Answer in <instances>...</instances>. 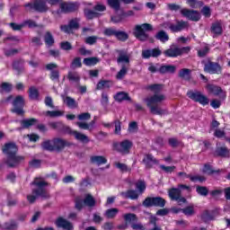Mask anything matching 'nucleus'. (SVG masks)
Instances as JSON below:
<instances>
[{"label":"nucleus","mask_w":230,"mask_h":230,"mask_svg":"<svg viewBox=\"0 0 230 230\" xmlns=\"http://www.w3.org/2000/svg\"><path fill=\"white\" fill-rule=\"evenodd\" d=\"M49 79L52 82H60V71L52 70L49 74Z\"/></svg>","instance_id":"4d7b16f0"},{"label":"nucleus","mask_w":230,"mask_h":230,"mask_svg":"<svg viewBox=\"0 0 230 230\" xmlns=\"http://www.w3.org/2000/svg\"><path fill=\"white\" fill-rule=\"evenodd\" d=\"M18 199L12 196V193H7V206L8 208H13V206H17Z\"/></svg>","instance_id":"5fc2aeb1"},{"label":"nucleus","mask_w":230,"mask_h":230,"mask_svg":"<svg viewBox=\"0 0 230 230\" xmlns=\"http://www.w3.org/2000/svg\"><path fill=\"white\" fill-rule=\"evenodd\" d=\"M147 69L150 73H153V74L158 72L160 75H174L175 71H177V66H175V65L163 64L157 69V67H155V66L151 64Z\"/></svg>","instance_id":"ddd939ff"},{"label":"nucleus","mask_w":230,"mask_h":230,"mask_svg":"<svg viewBox=\"0 0 230 230\" xmlns=\"http://www.w3.org/2000/svg\"><path fill=\"white\" fill-rule=\"evenodd\" d=\"M67 80H69V82H75V84H80V75H78L76 73L68 72Z\"/></svg>","instance_id":"bf43d9fd"},{"label":"nucleus","mask_w":230,"mask_h":230,"mask_svg":"<svg viewBox=\"0 0 230 230\" xmlns=\"http://www.w3.org/2000/svg\"><path fill=\"white\" fill-rule=\"evenodd\" d=\"M123 199H130V200H137L139 199V194L135 190H128L120 193Z\"/></svg>","instance_id":"473e14b6"},{"label":"nucleus","mask_w":230,"mask_h":230,"mask_svg":"<svg viewBox=\"0 0 230 230\" xmlns=\"http://www.w3.org/2000/svg\"><path fill=\"white\" fill-rule=\"evenodd\" d=\"M146 89H149V91H153V93H155L154 95L147 97L145 100L151 114H154L155 116H163V114H168L166 110H163L161 107H159V105H157V103H161L165 100L164 94H159V93H161V89H163V84H150L146 87Z\"/></svg>","instance_id":"f257e3e1"},{"label":"nucleus","mask_w":230,"mask_h":230,"mask_svg":"<svg viewBox=\"0 0 230 230\" xmlns=\"http://www.w3.org/2000/svg\"><path fill=\"white\" fill-rule=\"evenodd\" d=\"M70 67L72 69H76L82 67V58L76 57L73 59Z\"/></svg>","instance_id":"6e6d98bb"},{"label":"nucleus","mask_w":230,"mask_h":230,"mask_svg":"<svg viewBox=\"0 0 230 230\" xmlns=\"http://www.w3.org/2000/svg\"><path fill=\"white\" fill-rule=\"evenodd\" d=\"M230 150L227 146H217L214 151V157H229Z\"/></svg>","instance_id":"bb28decb"},{"label":"nucleus","mask_w":230,"mask_h":230,"mask_svg":"<svg viewBox=\"0 0 230 230\" xmlns=\"http://www.w3.org/2000/svg\"><path fill=\"white\" fill-rule=\"evenodd\" d=\"M190 28V22L183 20H176V23H171L169 25V30L172 33H179L183 31V30H188Z\"/></svg>","instance_id":"6ab92c4d"},{"label":"nucleus","mask_w":230,"mask_h":230,"mask_svg":"<svg viewBox=\"0 0 230 230\" xmlns=\"http://www.w3.org/2000/svg\"><path fill=\"white\" fill-rule=\"evenodd\" d=\"M49 126L53 128V130H58L60 134H68V136H74L77 141L81 143H89V137L84 135L76 130H72L69 126L65 125L62 121L50 122Z\"/></svg>","instance_id":"39448f33"},{"label":"nucleus","mask_w":230,"mask_h":230,"mask_svg":"<svg viewBox=\"0 0 230 230\" xmlns=\"http://www.w3.org/2000/svg\"><path fill=\"white\" fill-rule=\"evenodd\" d=\"M142 163L143 164H145L146 170H152V168H154V164H159V160H157V158H155L154 155L152 154H146L144 155Z\"/></svg>","instance_id":"5701e85b"},{"label":"nucleus","mask_w":230,"mask_h":230,"mask_svg":"<svg viewBox=\"0 0 230 230\" xmlns=\"http://www.w3.org/2000/svg\"><path fill=\"white\" fill-rule=\"evenodd\" d=\"M191 51V48L190 47H183V48H179L175 47L173 49H168L163 52V55L166 58H177V57H181V55H188Z\"/></svg>","instance_id":"f8f14e48"},{"label":"nucleus","mask_w":230,"mask_h":230,"mask_svg":"<svg viewBox=\"0 0 230 230\" xmlns=\"http://www.w3.org/2000/svg\"><path fill=\"white\" fill-rule=\"evenodd\" d=\"M210 31L214 33V35H222V33H224L222 23L220 22H213L210 27Z\"/></svg>","instance_id":"72a5a7b5"},{"label":"nucleus","mask_w":230,"mask_h":230,"mask_svg":"<svg viewBox=\"0 0 230 230\" xmlns=\"http://www.w3.org/2000/svg\"><path fill=\"white\" fill-rule=\"evenodd\" d=\"M99 62H100V58L96 57L85 58L83 60V64H84V66H87L89 67H91V66H96V64H98Z\"/></svg>","instance_id":"37998d69"},{"label":"nucleus","mask_w":230,"mask_h":230,"mask_svg":"<svg viewBox=\"0 0 230 230\" xmlns=\"http://www.w3.org/2000/svg\"><path fill=\"white\" fill-rule=\"evenodd\" d=\"M64 102L68 109H76L78 107V102H76V100H75L73 97L66 96L64 99Z\"/></svg>","instance_id":"a19ab883"},{"label":"nucleus","mask_w":230,"mask_h":230,"mask_svg":"<svg viewBox=\"0 0 230 230\" xmlns=\"http://www.w3.org/2000/svg\"><path fill=\"white\" fill-rule=\"evenodd\" d=\"M115 102H119V103H121V102H130V96L128 93L125 92H119L114 95Z\"/></svg>","instance_id":"f704fd0d"},{"label":"nucleus","mask_w":230,"mask_h":230,"mask_svg":"<svg viewBox=\"0 0 230 230\" xmlns=\"http://www.w3.org/2000/svg\"><path fill=\"white\" fill-rule=\"evenodd\" d=\"M115 39L119 40V42H127V40L128 39V33H127L125 31H117Z\"/></svg>","instance_id":"a18cd8bd"},{"label":"nucleus","mask_w":230,"mask_h":230,"mask_svg":"<svg viewBox=\"0 0 230 230\" xmlns=\"http://www.w3.org/2000/svg\"><path fill=\"white\" fill-rule=\"evenodd\" d=\"M155 38L156 40H160V42H168L170 40V36L164 31H159L155 35Z\"/></svg>","instance_id":"58836bf2"},{"label":"nucleus","mask_w":230,"mask_h":230,"mask_svg":"<svg viewBox=\"0 0 230 230\" xmlns=\"http://www.w3.org/2000/svg\"><path fill=\"white\" fill-rule=\"evenodd\" d=\"M220 172H222V170H220V169L214 170L213 166H211V164H205L203 166V170H202V172L206 173L207 175H213L215 173H220Z\"/></svg>","instance_id":"4c0bfd02"},{"label":"nucleus","mask_w":230,"mask_h":230,"mask_svg":"<svg viewBox=\"0 0 230 230\" xmlns=\"http://www.w3.org/2000/svg\"><path fill=\"white\" fill-rule=\"evenodd\" d=\"M28 94L29 100L32 102H39L40 100V92H39L37 86H31L28 90Z\"/></svg>","instance_id":"cd10ccee"},{"label":"nucleus","mask_w":230,"mask_h":230,"mask_svg":"<svg viewBox=\"0 0 230 230\" xmlns=\"http://www.w3.org/2000/svg\"><path fill=\"white\" fill-rule=\"evenodd\" d=\"M9 26L13 30V31H21V30H22V28H24L23 22L20 24L15 23V22H10Z\"/></svg>","instance_id":"69168bd1"},{"label":"nucleus","mask_w":230,"mask_h":230,"mask_svg":"<svg viewBox=\"0 0 230 230\" xmlns=\"http://www.w3.org/2000/svg\"><path fill=\"white\" fill-rule=\"evenodd\" d=\"M154 30V26L150 23H142V24H137L135 26V31H134V36L136 39L140 40V42H146L148 40V33L146 31H152Z\"/></svg>","instance_id":"6e6552de"},{"label":"nucleus","mask_w":230,"mask_h":230,"mask_svg":"<svg viewBox=\"0 0 230 230\" xmlns=\"http://www.w3.org/2000/svg\"><path fill=\"white\" fill-rule=\"evenodd\" d=\"M121 3L124 4H134L136 0H107V4L114 10V12H119L121 10Z\"/></svg>","instance_id":"aec40b11"},{"label":"nucleus","mask_w":230,"mask_h":230,"mask_svg":"<svg viewBox=\"0 0 230 230\" xmlns=\"http://www.w3.org/2000/svg\"><path fill=\"white\" fill-rule=\"evenodd\" d=\"M163 55V51L159 48L148 49L142 50V58H158Z\"/></svg>","instance_id":"4be33fe9"},{"label":"nucleus","mask_w":230,"mask_h":230,"mask_svg":"<svg viewBox=\"0 0 230 230\" xmlns=\"http://www.w3.org/2000/svg\"><path fill=\"white\" fill-rule=\"evenodd\" d=\"M24 105L26 102L22 95H17L13 101V109L11 112L17 114V116H24Z\"/></svg>","instance_id":"4468645a"},{"label":"nucleus","mask_w":230,"mask_h":230,"mask_svg":"<svg viewBox=\"0 0 230 230\" xmlns=\"http://www.w3.org/2000/svg\"><path fill=\"white\" fill-rule=\"evenodd\" d=\"M117 33H118V30L114 29L112 27L106 28L103 31V35L105 37H116Z\"/></svg>","instance_id":"603ef678"},{"label":"nucleus","mask_w":230,"mask_h":230,"mask_svg":"<svg viewBox=\"0 0 230 230\" xmlns=\"http://www.w3.org/2000/svg\"><path fill=\"white\" fill-rule=\"evenodd\" d=\"M23 28H26V26H28V28L31 29V28H39V24H37V22L33 20H26L23 21Z\"/></svg>","instance_id":"0e129e2a"},{"label":"nucleus","mask_w":230,"mask_h":230,"mask_svg":"<svg viewBox=\"0 0 230 230\" xmlns=\"http://www.w3.org/2000/svg\"><path fill=\"white\" fill-rule=\"evenodd\" d=\"M91 164H97V166H102V164H107V158L103 155H93L90 157Z\"/></svg>","instance_id":"2f4dec72"},{"label":"nucleus","mask_w":230,"mask_h":230,"mask_svg":"<svg viewBox=\"0 0 230 230\" xmlns=\"http://www.w3.org/2000/svg\"><path fill=\"white\" fill-rule=\"evenodd\" d=\"M55 225L58 227V229H66V230H73V224L69 221H67L66 218L59 217L56 219Z\"/></svg>","instance_id":"393cba45"},{"label":"nucleus","mask_w":230,"mask_h":230,"mask_svg":"<svg viewBox=\"0 0 230 230\" xmlns=\"http://www.w3.org/2000/svg\"><path fill=\"white\" fill-rule=\"evenodd\" d=\"M206 89L208 93V94H213L214 96H219V100H226L227 98V93L222 89V87L213 84H208L206 85Z\"/></svg>","instance_id":"dca6fc26"},{"label":"nucleus","mask_w":230,"mask_h":230,"mask_svg":"<svg viewBox=\"0 0 230 230\" xmlns=\"http://www.w3.org/2000/svg\"><path fill=\"white\" fill-rule=\"evenodd\" d=\"M196 192L198 195H200V197H208V195H209V189L206 186L198 185L196 187Z\"/></svg>","instance_id":"49530a36"},{"label":"nucleus","mask_w":230,"mask_h":230,"mask_svg":"<svg viewBox=\"0 0 230 230\" xmlns=\"http://www.w3.org/2000/svg\"><path fill=\"white\" fill-rule=\"evenodd\" d=\"M45 116L48 118H60V116H64V111H47L45 112Z\"/></svg>","instance_id":"09e8293b"},{"label":"nucleus","mask_w":230,"mask_h":230,"mask_svg":"<svg viewBox=\"0 0 230 230\" xmlns=\"http://www.w3.org/2000/svg\"><path fill=\"white\" fill-rule=\"evenodd\" d=\"M124 20L125 16L123 15L122 11L119 14L111 16V21L113 22V24H119V22H123Z\"/></svg>","instance_id":"de8ad7c7"},{"label":"nucleus","mask_w":230,"mask_h":230,"mask_svg":"<svg viewBox=\"0 0 230 230\" xmlns=\"http://www.w3.org/2000/svg\"><path fill=\"white\" fill-rule=\"evenodd\" d=\"M118 213H119V209L114 208H110L107 209L105 212V217H107L108 218H114Z\"/></svg>","instance_id":"13d9d810"},{"label":"nucleus","mask_w":230,"mask_h":230,"mask_svg":"<svg viewBox=\"0 0 230 230\" xmlns=\"http://www.w3.org/2000/svg\"><path fill=\"white\" fill-rule=\"evenodd\" d=\"M115 166L122 172H132V168L128 167L127 164H121L118 162V163H115Z\"/></svg>","instance_id":"864d4df0"},{"label":"nucleus","mask_w":230,"mask_h":230,"mask_svg":"<svg viewBox=\"0 0 230 230\" xmlns=\"http://www.w3.org/2000/svg\"><path fill=\"white\" fill-rule=\"evenodd\" d=\"M124 220L129 224L130 222H137V216L136 214L128 213L124 215Z\"/></svg>","instance_id":"680f3d73"},{"label":"nucleus","mask_w":230,"mask_h":230,"mask_svg":"<svg viewBox=\"0 0 230 230\" xmlns=\"http://www.w3.org/2000/svg\"><path fill=\"white\" fill-rule=\"evenodd\" d=\"M201 64L203 65L204 73H208V75H222L224 68L220 63L208 59L207 61H202Z\"/></svg>","instance_id":"1a4fd4ad"},{"label":"nucleus","mask_w":230,"mask_h":230,"mask_svg":"<svg viewBox=\"0 0 230 230\" xmlns=\"http://www.w3.org/2000/svg\"><path fill=\"white\" fill-rule=\"evenodd\" d=\"M183 215H186L187 217H191V215H195V208L193 206H188L181 209Z\"/></svg>","instance_id":"e2e57ef3"},{"label":"nucleus","mask_w":230,"mask_h":230,"mask_svg":"<svg viewBox=\"0 0 230 230\" xmlns=\"http://www.w3.org/2000/svg\"><path fill=\"white\" fill-rule=\"evenodd\" d=\"M187 96L190 98V100H192V102H195V103H199L203 107H206V105H209V98L202 93V92L198 90H190L187 92Z\"/></svg>","instance_id":"9d476101"},{"label":"nucleus","mask_w":230,"mask_h":230,"mask_svg":"<svg viewBox=\"0 0 230 230\" xmlns=\"http://www.w3.org/2000/svg\"><path fill=\"white\" fill-rule=\"evenodd\" d=\"M215 217H217V211L215 210H205L201 214V220L208 224V222H211V220H215Z\"/></svg>","instance_id":"c85d7f7f"},{"label":"nucleus","mask_w":230,"mask_h":230,"mask_svg":"<svg viewBox=\"0 0 230 230\" xmlns=\"http://www.w3.org/2000/svg\"><path fill=\"white\" fill-rule=\"evenodd\" d=\"M115 52L118 54L117 64L120 66V70L117 73V80H123L130 69V55L127 49H116Z\"/></svg>","instance_id":"7ed1b4c3"},{"label":"nucleus","mask_w":230,"mask_h":230,"mask_svg":"<svg viewBox=\"0 0 230 230\" xmlns=\"http://www.w3.org/2000/svg\"><path fill=\"white\" fill-rule=\"evenodd\" d=\"M180 13L182 17H186L189 21H192V22H199V21H200V13H199V11L183 8L181 9Z\"/></svg>","instance_id":"a211bd4d"},{"label":"nucleus","mask_w":230,"mask_h":230,"mask_svg":"<svg viewBox=\"0 0 230 230\" xmlns=\"http://www.w3.org/2000/svg\"><path fill=\"white\" fill-rule=\"evenodd\" d=\"M84 15L86 21H93V19H98L99 17H101L102 13L93 11L90 8H84Z\"/></svg>","instance_id":"c756f323"},{"label":"nucleus","mask_w":230,"mask_h":230,"mask_svg":"<svg viewBox=\"0 0 230 230\" xmlns=\"http://www.w3.org/2000/svg\"><path fill=\"white\" fill-rule=\"evenodd\" d=\"M39 123V119L35 118H30V119H23L20 120V128H17L16 130L21 131V130H26L31 127H35Z\"/></svg>","instance_id":"b1692460"},{"label":"nucleus","mask_w":230,"mask_h":230,"mask_svg":"<svg viewBox=\"0 0 230 230\" xmlns=\"http://www.w3.org/2000/svg\"><path fill=\"white\" fill-rule=\"evenodd\" d=\"M4 228L6 230H17L19 228V223L14 219H11L4 224Z\"/></svg>","instance_id":"79ce46f5"},{"label":"nucleus","mask_w":230,"mask_h":230,"mask_svg":"<svg viewBox=\"0 0 230 230\" xmlns=\"http://www.w3.org/2000/svg\"><path fill=\"white\" fill-rule=\"evenodd\" d=\"M3 154L6 155L5 164L8 168H17L21 165V163H24L26 157L22 155H17L19 147L17 144L13 142L5 143L2 148Z\"/></svg>","instance_id":"f03ea898"},{"label":"nucleus","mask_w":230,"mask_h":230,"mask_svg":"<svg viewBox=\"0 0 230 230\" xmlns=\"http://www.w3.org/2000/svg\"><path fill=\"white\" fill-rule=\"evenodd\" d=\"M111 84H112V82L110 80H101L96 85V90L102 91V89H111Z\"/></svg>","instance_id":"c03bdc74"},{"label":"nucleus","mask_w":230,"mask_h":230,"mask_svg":"<svg viewBox=\"0 0 230 230\" xmlns=\"http://www.w3.org/2000/svg\"><path fill=\"white\" fill-rule=\"evenodd\" d=\"M179 78L184 80L185 82L191 81V69L190 68H181L178 73Z\"/></svg>","instance_id":"7c9ffc66"},{"label":"nucleus","mask_w":230,"mask_h":230,"mask_svg":"<svg viewBox=\"0 0 230 230\" xmlns=\"http://www.w3.org/2000/svg\"><path fill=\"white\" fill-rule=\"evenodd\" d=\"M28 12H36L37 13H48L49 12V6L46 0H33L31 3H27L24 5Z\"/></svg>","instance_id":"0eeeda50"},{"label":"nucleus","mask_w":230,"mask_h":230,"mask_svg":"<svg viewBox=\"0 0 230 230\" xmlns=\"http://www.w3.org/2000/svg\"><path fill=\"white\" fill-rule=\"evenodd\" d=\"M209 53V47L205 46L202 49L198 50V57L199 58H204Z\"/></svg>","instance_id":"774afa93"},{"label":"nucleus","mask_w":230,"mask_h":230,"mask_svg":"<svg viewBox=\"0 0 230 230\" xmlns=\"http://www.w3.org/2000/svg\"><path fill=\"white\" fill-rule=\"evenodd\" d=\"M171 200H177L182 195V190L179 188H172L168 191Z\"/></svg>","instance_id":"e433bc0d"},{"label":"nucleus","mask_w":230,"mask_h":230,"mask_svg":"<svg viewBox=\"0 0 230 230\" xmlns=\"http://www.w3.org/2000/svg\"><path fill=\"white\" fill-rule=\"evenodd\" d=\"M133 144L132 141L126 139L122 142H114L112 144V148L116 152H119V154H130V148H132Z\"/></svg>","instance_id":"2eb2a0df"},{"label":"nucleus","mask_w":230,"mask_h":230,"mask_svg":"<svg viewBox=\"0 0 230 230\" xmlns=\"http://www.w3.org/2000/svg\"><path fill=\"white\" fill-rule=\"evenodd\" d=\"M84 206H88V208H94L96 206V199L91 194H86L84 199Z\"/></svg>","instance_id":"ea45409f"},{"label":"nucleus","mask_w":230,"mask_h":230,"mask_svg":"<svg viewBox=\"0 0 230 230\" xmlns=\"http://www.w3.org/2000/svg\"><path fill=\"white\" fill-rule=\"evenodd\" d=\"M187 4H189L190 8H201V6H204V2L198 0H187Z\"/></svg>","instance_id":"3c124183"},{"label":"nucleus","mask_w":230,"mask_h":230,"mask_svg":"<svg viewBox=\"0 0 230 230\" xmlns=\"http://www.w3.org/2000/svg\"><path fill=\"white\" fill-rule=\"evenodd\" d=\"M24 58H18L13 61V69L17 72V75H22L24 73Z\"/></svg>","instance_id":"a878e982"},{"label":"nucleus","mask_w":230,"mask_h":230,"mask_svg":"<svg viewBox=\"0 0 230 230\" xmlns=\"http://www.w3.org/2000/svg\"><path fill=\"white\" fill-rule=\"evenodd\" d=\"M73 146V143L61 138V137H54L52 140H45L41 143L42 150H46L47 152H57L59 154L64 150V148Z\"/></svg>","instance_id":"423d86ee"},{"label":"nucleus","mask_w":230,"mask_h":230,"mask_svg":"<svg viewBox=\"0 0 230 230\" xmlns=\"http://www.w3.org/2000/svg\"><path fill=\"white\" fill-rule=\"evenodd\" d=\"M59 8L63 13H75V12H78L80 4L78 2H61Z\"/></svg>","instance_id":"f3484780"},{"label":"nucleus","mask_w":230,"mask_h":230,"mask_svg":"<svg viewBox=\"0 0 230 230\" xmlns=\"http://www.w3.org/2000/svg\"><path fill=\"white\" fill-rule=\"evenodd\" d=\"M137 190L139 191V193H145L146 190V182L143 180H139L136 184H135Z\"/></svg>","instance_id":"8fccbe9b"},{"label":"nucleus","mask_w":230,"mask_h":230,"mask_svg":"<svg viewBox=\"0 0 230 230\" xmlns=\"http://www.w3.org/2000/svg\"><path fill=\"white\" fill-rule=\"evenodd\" d=\"M144 208H164L166 206V199L163 197H146L142 202Z\"/></svg>","instance_id":"9b49d317"},{"label":"nucleus","mask_w":230,"mask_h":230,"mask_svg":"<svg viewBox=\"0 0 230 230\" xmlns=\"http://www.w3.org/2000/svg\"><path fill=\"white\" fill-rule=\"evenodd\" d=\"M59 48L60 49H63V51H71V49H73V45L69 41H61Z\"/></svg>","instance_id":"052dcab7"},{"label":"nucleus","mask_w":230,"mask_h":230,"mask_svg":"<svg viewBox=\"0 0 230 230\" xmlns=\"http://www.w3.org/2000/svg\"><path fill=\"white\" fill-rule=\"evenodd\" d=\"M80 23L78 20L72 19L68 22V24L60 25V30L64 33H73V30H79Z\"/></svg>","instance_id":"412c9836"},{"label":"nucleus","mask_w":230,"mask_h":230,"mask_svg":"<svg viewBox=\"0 0 230 230\" xmlns=\"http://www.w3.org/2000/svg\"><path fill=\"white\" fill-rule=\"evenodd\" d=\"M31 184L36 186V189L32 190V195L27 196V200L30 204H34L35 200H37V197L49 199V193H48V190H46V187L49 186L48 181L40 178H35Z\"/></svg>","instance_id":"20e7f679"},{"label":"nucleus","mask_w":230,"mask_h":230,"mask_svg":"<svg viewBox=\"0 0 230 230\" xmlns=\"http://www.w3.org/2000/svg\"><path fill=\"white\" fill-rule=\"evenodd\" d=\"M43 39L46 46H49V48H51V46L55 44V38L53 37V34L49 31H47L45 32Z\"/></svg>","instance_id":"c9c22d12"},{"label":"nucleus","mask_w":230,"mask_h":230,"mask_svg":"<svg viewBox=\"0 0 230 230\" xmlns=\"http://www.w3.org/2000/svg\"><path fill=\"white\" fill-rule=\"evenodd\" d=\"M84 42L89 46H93V44H96V42H98V36H89L85 38Z\"/></svg>","instance_id":"338daca9"}]
</instances>
